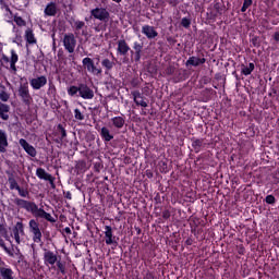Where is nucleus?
I'll return each mask as SVG.
<instances>
[{"label": "nucleus", "mask_w": 279, "mask_h": 279, "mask_svg": "<svg viewBox=\"0 0 279 279\" xmlns=\"http://www.w3.org/2000/svg\"><path fill=\"white\" fill-rule=\"evenodd\" d=\"M0 7H1V10H5V12H9V14H12V10L8 4V0H0Z\"/></svg>", "instance_id": "36"}, {"label": "nucleus", "mask_w": 279, "mask_h": 279, "mask_svg": "<svg viewBox=\"0 0 279 279\" xmlns=\"http://www.w3.org/2000/svg\"><path fill=\"white\" fill-rule=\"evenodd\" d=\"M29 232L33 234L34 243H43V231H40V223L38 220L31 219L28 222Z\"/></svg>", "instance_id": "1"}, {"label": "nucleus", "mask_w": 279, "mask_h": 279, "mask_svg": "<svg viewBox=\"0 0 279 279\" xmlns=\"http://www.w3.org/2000/svg\"><path fill=\"white\" fill-rule=\"evenodd\" d=\"M36 175L39 178V180H45L46 182H49L52 187H56V178L53 175L49 174L44 168H37L36 169Z\"/></svg>", "instance_id": "10"}, {"label": "nucleus", "mask_w": 279, "mask_h": 279, "mask_svg": "<svg viewBox=\"0 0 279 279\" xmlns=\"http://www.w3.org/2000/svg\"><path fill=\"white\" fill-rule=\"evenodd\" d=\"M0 247H2V250H4V252L7 254H9V256H14V253H12V251H10V248H8V246L5 245V242L3 240H0Z\"/></svg>", "instance_id": "41"}, {"label": "nucleus", "mask_w": 279, "mask_h": 279, "mask_svg": "<svg viewBox=\"0 0 279 279\" xmlns=\"http://www.w3.org/2000/svg\"><path fill=\"white\" fill-rule=\"evenodd\" d=\"M13 203L17 208H23L27 213H32V208H34V202H29L20 197L14 198Z\"/></svg>", "instance_id": "13"}, {"label": "nucleus", "mask_w": 279, "mask_h": 279, "mask_svg": "<svg viewBox=\"0 0 279 279\" xmlns=\"http://www.w3.org/2000/svg\"><path fill=\"white\" fill-rule=\"evenodd\" d=\"M192 147L195 151V154H199L202 151V148L205 147L204 138H192Z\"/></svg>", "instance_id": "25"}, {"label": "nucleus", "mask_w": 279, "mask_h": 279, "mask_svg": "<svg viewBox=\"0 0 279 279\" xmlns=\"http://www.w3.org/2000/svg\"><path fill=\"white\" fill-rule=\"evenodd\" d=\"M0 236L8 239V230H5V227L3 225H0Z\"/></svg>", "instance_id": "47"}, {"label": "nucleus", "mask_w": 279, "mask_h": 279, "mask_svg": "<svg viewBox=\"0 0 279 279\" xmlns=\"http://www.w3.org/2000/svg\"><path fill=\"white\" fill-rule=\"evenodd\" d=\"M74 27L76 32H80V29H83V27H86V23L84 21H75L74 22Z\"/></svg>", "instance_id": "38"}, {"label": "nucleus", "mask_w": 279, "mask_h": 279, "mask_svg": "<svg viewBox=\"0 0 279 279\" xmlns=\"http://www.w3.org/2000/svg\"><path fill=\"white\" fill-rule=\"evenodd\" d=\"M100 136L105 143H110L114 138V135L110 133V129L106 126L100 129Z\"/></svg>", "instance_id": "23"}, {"label": "nucleus", "mask_w": 279, "mask_h": 279, "mask_svg": "<svg viewBox=\"0 0 279 279\" xmlns=\"http://www.w3.org/2000/svg\"><path fill=\"white\" fill-rule=\"evenodd\" d=\"M17 95L22 99L24 106H32V94H29V85L27 83L22 84L17 89Z\"/></svg>", "instance_id": "4"}, {"label": "nucleus", "mask_w": 279, "mask_h": 279, "mask_svg": "<svg viewBox=\"0 0 279 279\" xmlns=\"http://www.w3.org/2000/svg\"><path fill=\"white\" fill-rule=\"evenodd\" d=\"M146 175H147V178H154V172L147 170V171H146Z\"/></svg>", "instance_id": "56"}, {"label": "nucleus", "mask_w": 279, "mask_h": 279, "mask_svg": "<svg viewBox=\"0 0 279 279\" xmlns=\"http://www.w3.org/2000/svg\"><path fill=\"white\" fill-rule=\"evenodd\" d=\"M54 136H57L54 143L58 145H62V143H64V138L66 137V129L64 128V124L57 125Z\"/></svg>", "instance_id": "12"}, {"label": "nucleus", "mask_w": 279, "mask_h": 279, "mask_svg": "<svg viewBox=\"0 0 279 279\" xmlns=\"http://www.w3.org/2000/svg\"><path fill=\"white\" fill-rule=\"evenodd\" d=\"M114 3H121L122 0H112Z\"/></svg>", "instance_id": "62"}, {"label": "nucleus", "mask_w": 279, "mask_h": 279, "mask_svg": "<svg viewBox=\"0 0 279 279\" xmlns=\"http://www.w3.org/2000/svg\"><path fill=\"white\" fill-rule=\"evenodd\" d=\"M135 230H136L137 234H141V232H142L141 228L135 227Z\"/></svg>", "instance_id": "59"}, {"label": "nucleus", "mask_w": 279, "mask_h": 279, "mask_svg": "<svg viewBox=\"0 0 279 279\" xmlns=\"http://www.w3.org/2000/svg\"><path fill=\"white\" fill-rule=\"evenodd\" d=\"M181 25L182 27H184L185 29H189V27H191V19L189 17H183L181 20Z\"/></svg>", "instance_id": "43"}, {"label": "nucleus", "mask_w": 279, "mask_h": 279, "mask_svg": "<svg viewBox=\"0 0 279 279\" xmlns=\"http://www.w3.org/2000/svg\"><path fill=\"white\" fill-rule=\"evenodd\" d=\"M101 66L105 69V75H110V71L114 69L116 63L108 58L101 60Z\"/></svg>", "instance_id": "22"}, {"label": "nucleus", "mask_w": 279, "mask_h": 279, "mask_svg": "<svg viewBox=\"0 0 279 279\" xmlns=\"http://www.w3.org/2000/svg\"><path fill=\"white\" fill-rule=\"evenodd\" d=\"M20 145L21 147H23L24 151L28 154V156H31L32 158H36V148L32 146L29 143H27L25 138L20 140Z\"/></svg>", "instance_id": "15"}, {"label": "nucleus", "mask_w": 279, "mask_h": 279, "mask_svg": "<svg viewBox=\"0 0 279 279\" xmlns=\"http://www.w3.org/2000/svg\"><path fill=\"white\" fill-rule=\"evenodd\" d=\"M95 32H100L98 27H95Z\"/></svg>", "instance_id": "64"}, {"label": "nucleus", "mask_w": 279, "mask_h": 279, "mask_svg": "<svg viewBox=\"0 0 279 279\" xmlns=\"http://www.w3.org/2000/svg\"><path fill=\"white\" fill-rule=\"evenodd\" d=\"M174 74L177 75L174 82H182V80H184V71L179 70Z\"/></svg>", "instance_id": "40"}, {"label": "nucleus", "mask_w": 279, "mask_h": 279, "mask_svg": "<svg viewBox=\"0 0 279 279\" xmlns=\"http://www.w3.org/2000/svg\"><path fill=\"white\" fill-rule=\"evenodd\" d=\"M94 169H95V171H97L99 173L101 171V169H104V165H101V162L97 161L94 163Z\"/></svg>", "instance_id": "50"}, {"label": "nucleus", "mask_w": 279, "mask_h": 279, "mask_svg": "<svg viewBox=\"0 0 279 279\" xmlns=\"http://www.w3.org/2000/svg\"><path fill=\"white\" fill-rule=\"evenodd\" d=\"M29 84L33 90H40V88L47 86V76L41 75L36 78H31Z\"/></svg>", "instance_id": "11"}, {"label": "nucleus", "mask_w": 279, "mask_h": 279, "mask_svg": "<svg viewBox=\"0 0 279 279\" xmlns=\"http://www.w3.org/2000/svg\"><path fill=\"white\" fill-rule=\"evenodd\" d=\"M266 204L274 205L276 204V196L275 195H267L265 198Z\"/></svg>", "instance_id": "44"}, {"label": "nucleus", "mask_w": 279, "mask_h": 279, "mask_svg": "<svg viewBox=\"0 0 279 279\" xmlns=\"http://www.w3.org/2000/svg\"><path fill=\"white\" fill-rule=\"evenodd\" d=\"M63 232H65V234H71V228L65 227V228L63 229Z\"/></svg>", "instance_id": "57"}, {"label": "nucleus", "mask_w": 279, "mask_h": 279, "mask_svg": "<svg viewBox=\"0 0 279 279\" xmlns=\"http://www.w3.org/2000/svg\"><path fill=\"white\" fill-rule=\"evenodd\" d=\"M142 34H144L148 40H154V38L158 36V31L154 26L144 25L142 26Z\"/></svg>", "instance_id": "14"}, {"label": "nucleus", "mask_w": 279, "mask_h": 279, "mask_svg": "<svg viewBox=\"0 0 279 279\" xmlns=\"http://www.w3.org/2000/svg\"><path fill=\"white\" fill-rule=\"evenodd\" d=\"M134 53V61L141 62L142 53H143V43L134 41L133 43Z\"/></svg>", "instance_id": "20"}, {"label": "nucleus", "mask_w": 279, "mask_h": 279, "mask_svg": "<svg viewBox=\"0 0 279 279\" xmlns=\"http://www.w3.org/2000/svg\"><path fill=\"white\" fill-rule=\"evenodd\" d=\"M129 51H130V53H131V58H134L135 51H134V50H129Z\"/></svg>", "instance_id": "60"}, {"label": "nucleus", "mask_w": 279, "mask_h": 279, "mask_svg": "<svg viewBox=\"0 0 279 279\" xmlns=\"http://www.w3.org/2000/svg\"><path fill=\"white\" fill-rule=\"evenodd\" d=\"M77 45V39L73 33L65 34L63 36V47L68 53H74L75 47Z\"/></svg>", "instance_id": "5"}, {"label": "nucleus", "mask_w": 279, "mask_h": 279, "mask_svg": "<svg viewBox=\"0 0 279 279\" xmlns=\"http://www.w3.org/2000/svg\"><path fill=\"white\" fill-rule=\"evenodd\" d=\"M31 213L36 219H46L49 223H56V218H53L51 214L45 211V209L39 208L36 203L33 205Z\"/></svg>", "instance_id": "2"}, {"label": "nucleus", "mask_w": 279, "mask_h": 279, "mask_svg": "<svg viewBox=\"0 0 279 279\" xmlns=\"http://www.w3.org/2000/svg\"><path fill=\"white\" fill-rule=\"evenodd\" d=\"M82 36H86V32L85 31L82 32Z\"/></svg>", "instance_id": "63"}, {"label": "nucleus", "mask_w": 279, "mask_h": 279, "mask_svg": "<svg viewBox=\"0 0 279 279\" xmlns=\"http://www.w3.org/2000/svg\"><path fill=\"white\" fill-rule=\"evenodd\" d=\"M131 95L136 106H141L142 108H147V101L144 100L143 94H141L140 90H134L131 93Z\"/></svg>", "instance_id": "16"}, {"label": "nucleus", "mask_w": 279, "mask_h": 279, "mask_svg": "<svg viewBox=\"0 0 279 279\" xmlns=\"http://www.w3.org/2000/svg\"><path fill=\"white\" fill-rule=\"evenodd\" d=\"M17 193L20 197H29V191L23 189V187H17Z\"/></svg>", "instance_id": "42"}, {"label": "nucleus", "mask_w": 279, "mask_h": 279, "mask_svg": "<svg viewBox=\"0 0 279 279\" xmlns=\"http://www.w3.org/2000/svg\"><path fill=\"white\" fill-rule=\"evenodd\" d=\"M171 218V211L169 209H166L162 211V219H170Z\"/></svg>", "instance_id": "51"}, {"label": "nucleus", "mask_w": 279, "mask_h": 279, "mask_svg": "<svg viewBox=\"0 0 279 279\" xmlns=\"http://www.w3.org/2000/svg\"><path fill=\"white\" fill-rule=\"evenodd\" d=\"M16 243H21V233L13 232Z\"/></svg>", "instance_id": "52"}, {"label": "nucleus", "mask_w": 279, "mask_h": 279, "mask_svg": "<svg viewBox=\"0 0 279 279\" xmlns=\"http://www.w3.org/2000/svg\"><path fill=\"white\" fill-rule=\"evenodd\" d=\"M252 3H253L252 0H244L243 5H244L245 8H250V7L252 5Z\"/></svg>", "instance_id": "53"}, {"label": "nucleus", "mask_w": 279, "mask_h": 279, "mask_svg": "<svg viewBox=\"0 0 279 279\" xmlns=\"http://www.w3.org/2000/svg\"><path fill=\"white\" fill-rule=\"evenodd\" d=\"M82 64L84 69H86L87 73H90L92 75L99 76L104 73V70H101V68H97V65H95V61L89 57L84 58L82 60Z\"/></svg>", "instance_id": "3"}, {"label": "nucleus", "mask_w": 279, "mask_h": 279, "mask_svg": "<svg viewBox=\"0 0 279 279\" xmlns=\"http://www.w3.org/2000/svg\"><path fill=\"white\" fill-rule=\"evenodd\" d=\"M251 43H252L253 47L258 49V47H260V37L253 36L252 39H251Z\"/></svg>", "instance_id": "39"}, {"label": "nucleus", "mask_w": 279, "mask_h": 279, "mask_svg": "<svg viewBox=\"0 0 279 279\" xmlns=\"http://www.w3.org/2000/svg\"><path fill=\"white\" fill-rule=\"evenodd\" d=\"M175 66L173 65H169L168 68H166V75H175Z\"/></svg>", "instance_id": "46"}, {"label": "nucleus", "mask_w": 279, "mask_h": 279, "mask_svg": "<svg viewBox=\"0 0 279 279\" xmlns=\"http://www.w3.org/2000/svg\"><path fill=\"white\" fill-rule=\"evenodd\" d=\"M16 62H19V54L14 49L11 50L10 69L16 73Z\"/></svg>", "instance_id": "28"}, {"label": "nucleus", "mask_w": 279, "mask_h": 279, "mask_svg": "<svg viewBox=\"0 0 279 279\" xmlns=\"http://www.w3.org/2000/svg\"><path fill=\"white\" fill-rule=\"evenodd\" d=\"M254 69H256V65L254 63H248V65L242 64L241 73L242 75H252Z\"/></svg>", "instance_id": "30"}, {"label": "nucleus", "mask_w": 279, "mask_h": 279, "mask_svg": "<svg viewBox=\"0 0 279 279\" xmlns=\"http://www.w3.org/2000/svg\"><path fill=\"white\" fill-rule=\"evenodd\" d=\"M13 232H16L17 234H24L25 233V227L23 226V222L19 221L13 227Z\"/></svg>", "instance_id": "34"}, {"label": "nucleus", "mask_w": 279, "mask_h": 279, "mask_svg": "<svg viewBox=\"0 0 279 279\" xmlns=\"http://www.w3.org/2000/svg\"><path fill=\"white\" fill-rule=\"evenodd\" d=\"M8 182H9V189L11 191H19V189L21 187L19 185V182H16V179H14V177H12V175L9 177Z\"/></svg>", "instance_id": "32"}, {"label": "nucleus", "mask_w": 279, "mask_h": 279, "mask_svg": "<svg viewBox=\"0 0 279 279\" xmlns=\"http://www.w3.org/2000/svg\"><path fill=\"white\" fill-rule=\"evenodd\" d=\"M57 267L60 271V274H62V276H65L66 275V264L63 263L62 260H60V256H59V259H57Z\"/></svg>", "instance_id": "33"}, {"label": "nucleus", "mask_w": 279, "mask_h": 279, "mask_svg": "<svg viewBox=\"0 0 279 279\" xmlns=\"http://www.w3.org/2000/svg\"><path fill=\"white\" fill-rule=\"evenodd\" d=\"M74 118L76 121H84L85 119L84 113L80 109H74Z\"/></svg>", "instance_id": "37"}, {"label": "nucleus", "mask_w": 279, "mask_h": 279, "mask_svg": "<svg viewBox=\"0 0 279 279\" xmlns=\"http://www.w3.org/2000/svg\"><path fill=\"white\" fill-rule=\"evenodd\" d=\"M90 15L102 23H108L110 21V12H108V9L106 8H95L90 11Z\"/></svg>", "instance_id": "6"}, {"label": "nucleus", "mask_w": 279, "mask_h": 279, "mask_svg": "<svg viewBox=\"0 0 279 279\" xmlns=\"http://www.w3.org/2000/svg\"><path fill=\"white\" fill-rule=\"evenodd\" d=\"M156 202L160 201V195L157 194V196L155 197Z\"/></svg>", "instance_id": "61"}, {"label": "nucleus", "mask_w": 279, "mask_h": 279, "mask_svg": "<svg viewBox=\"0 0 279 279\" xmlns=\"http://www.w3.org/2000/svg\"><path fill=\"white\" fill-rule=\"evenodd\" d=\"M129 51H131V48L128 45V41H125V39H120L118 41V48H117L118 56H128Z\"/></svg>", "instance_id": "17"}, {"label": "nucleus", "mask_w": 279, "mask_h": 279, "mask_svg": "<svg viewBox=\"0 0 279 279\" xmlns=\"http://www.w3.org/2000/svg\"><path fill=\"white\" fill-rule=\"evenodd\" d=\"M1 60H2V62H5V63L10 62V58L5 54H2Z\"/></svg>", "instance_id": "54"}, {"label": "nucleus", "mask_w": 279, "mask_h": 279, "mask_svg": "<svg viewBox=\"0 0 279 279\" xmlns=\"http://www.w3.org/2000/svg\"><path fill=\"white\" fill-rule=\"evenodd\" d=\"M8 147V134L0 129V154H5Z\"/></svg>", "instance_id": "21"}, {"label": "nucleus", "mask_w": 279, "mask_h": 279, "mask_svg": "<svg viewBox=\"0 0 279 279\" xmlns=\"http://www.w3.org/2000/svg\"><path fill=\"white\" fill-rule=\"evenodd\" d=\"M214 9L216 10L217 14H223V8L221 7V2H215Z\"/></svg>", "instance_id": "45"}, {"label": "nucleus", "mask_w": 279, "mask_h": 279, "mask_svg": "<svg viewBox=\"0 0 279 279\" xmlns=\"http://www.w3.org/2000/svg\"><path fill=\"white\" fill-rule=\"evenodd\" d=\"M68 95H69L70 97H80V84H78V86L71 85V86L68 88Z\"/></svg>", "instance_id": "31"}, {"label": "nucleus", "mask_w": 279, "mask_h": 279, "mask_svg": "<svg viewBox=\"0 0 279 279\" xmlns=\"http://www.w3.org/2000/svg\"><path fill=\"white\" fill-rule=\"evenodd\" d=\"M44 12H45L46 16H56V14H58V7H56V3L50 2L45 8Z\"/></svg>", "instance_id": "27"}, {"label": "nucleus", "mask_w": 279, "mask_h": 279, "mask_svg": "<svg viewBox=\"0 0 279 279\" xmlns=\"http://www.w3.org/2000/svg\"><path fill=\"white\" fill-rule=\"evenodd\" d=\"M8 112H10V105L0 101V119H2V121H8V119H10Z\"/></svg>", "instance_id": "24"}, {"label": "nucleus", "mask_w": 279, "mask_h": 279, "mask_svg": "<svg viewBox=\"0 0 279 279\" xmlns=\"http://www.w3.org/2000/svg\"><path fill=\"white\" fill-rule=\"evenodd\" d=\"M60 259V257L58 256V254L53 253L52 251L49 250H45L44 253V264L47 267H53V265H56V263Z\"/></svg>", "instance_id": "7"}, {"label": "nucleus", "mask_w": 279, "mask_h": 279, "mask_svg": "<svg viewBox=\"0 0 279 279\" xmlns=\"http://www.w3.org/2000/svg\"><path fill=\"white\" fill-rule=\"evenodd\" d=\"M13 21L19 27H25V25H27V22H25L23 17L19 16V14L13 16Z\"/></svg>", "instance_id": "35"}, {"label": "nucleus", "mask_w": 279, "mask_h": 279, "mask_svg": "<svg viewBox=\"0 0 279 279\" xmlns=\"http://www.w3.org/2000/svg\"><path fill=\"white\" fill-rule=\"evenodd\" d=\"M241 12H247V7H244V4L241 8Z\"/></svg>", "instance_id": "58"}, {"label": "nucleus", "mask_w": 279, "mask_h": 279, "mask_svg": "<svg viewBox=\"0 0 279 279\" xmlns=\"http://www.w3.org/2000/svg\"><path fill=\"white\" fill-rule=\"evenodd\" d=\"M0 99L2 101H8L10 99V95L7 92H0Z\"/></svg>", "instance_id": "48"}, {"label": "nucleus", "mask_w": 279, "mask_h": 279, "mask_svg": "<svg viewBox=\"0 0 279 279\" xmlns=\"http://www.w3.org/2000/svg\"><path fill=\"white\" fill-rule=\"evenodd\" d=\"M1 279H14V270L8 266H0Z\"/></svg>", "instance_id": "19"}, {"label": "nucleus", "mask_w": 279, "mask_h": 279, "mask_svg": "<svg viewBox=\"0 0 279 279\" xmlns=\"http://www.w3.org/2000/svg\"><path fill=\"white\" fill-rule=\"evenodd\" d=\"M105 243L106 245H114V247L119 245L117 236L112 233V227L110 226H105Z\"/></svg>", "instance_id": "9"}, {"label": "nucleus", "mask_w": 279, "mask_h": 279, "mask_svg": "<svg viewBox=\"0 0 279 279\" xmlns=\"http://www.w3.org/2000/svg\"><path fill=\"white\" fill-rule=\"evenodd\" d=\"M25 40L26 43H28V45H36L37 40L34 36V31H32V28H27L25 31Z\"/></svg>", "instance_id": "29"}, {"label": "nucleus", "mask_w": 279, "mask_h": 279, "mask_svg": "<svg viewBox=\"0 0 279 279\" xmlns=\"http://www.w3.org/2000/svg\"><path fill=\"white\" fill-rule=\"evenodd\" d=\"M201 64H206V58L192 56L185 62V66H201Z\"/></svg>", "instance_id": "18"}, {"label": "nucleus", "mask_w": 279, "mask_h": 279, "mask_svg": "<svg viewBox=\"0 0 279 279\" xmlns=\"http://www.w3.org/2000/svg\"><path fill=\"white\" fill-rule=\"evenodd\" d=\"M111 123L113 128H117V130H122L123 125H125V118L118 116L111 118Z\"/></svg>", "instance_id": "26"}, {"label": "nucleus", "mask_w": 279, "mask_h": 279, "mask_svg": "<svg viewBox=\"0 0 279 279\" xmlns=\"http://www.w3.org/2000/svg\"><path fill=\"white\" fill-rule=\"evenodd\" d=\"M65 199H73V194H71V192H66L65 193Z\"/></svg>", "instance_id": "55"}, {"label": "nucleus", "mask_w": 279, "mask_h": 279, "mask_svg": "<svg viewBox=\"0 0 279 279\" xmlns=\"http://www.w3.org/2000/svg\"><path fill=\"white\" fill-rule=\"evenodd\" d=\"M76 169H80L81 171L86 169V161L81 160L76 163Z\"/></svg>", "instance_id": "49"}, {"label": "nucleus", "mask_w": 279, "mask_h": 279, "mask_svg": "<svg viewBox=\"0 0 279 279\" xmlns=\"http://www.w3.org/2000/svg\"><path fill=\"white\" fill-rule=\"evenodd\" d=\"M78 97L90 100L95 97V92L85 83H81Z\"/></svg>", "instance_id": "8"}]
</instances>
